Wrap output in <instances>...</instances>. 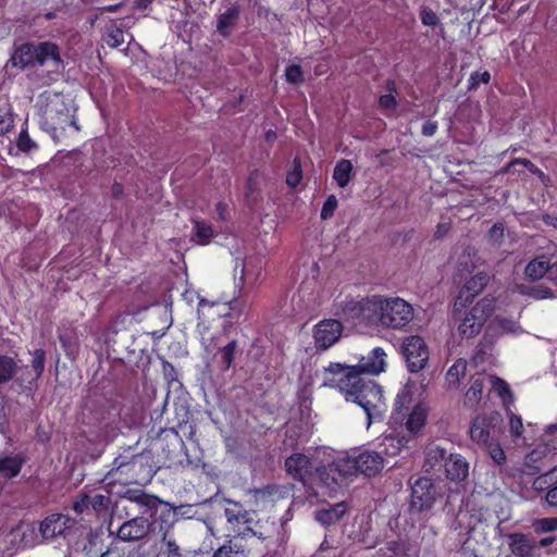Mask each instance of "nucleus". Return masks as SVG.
<instances>
[{
    "instance_id": "41",
    "label": "nucleus",
    "mask_w": 557,
    "mask_h": 557,
    "mask_svg": "<svg viewBox=\"0 0 557 557\" xmlns=\"http://www.w3.org/2000/svg\"><path fill=\"white\" fill-rule=\"evenodd\" d=\"M302 178V170L299 159L295 158L293 161V168L286 175V183L290 187H296Z\"/></svg>"
},
{
    "instance_id": "42",
    "label": "nucleus",
    "mask_w": 557,
    "mask_h": 557,
    "mask_svg": "<svg viewBox=\"0 0 557 557\" xmlns=\"http://www.w3.org/2000/svg\"><path fill=\"white\" fill-rule=\"evenodd\" d=\"M525 295L532 297L536 300L553 298L554 294L553 290L544 285H536L533 287H530L527 292H524Z\"/></svg>"
},
{
    "instance_id": "33",
    "label": "nucleus",
    "mask_w": 557,
    "mask_h": 557,
    "mask_svg": "<svg viewBox=\"0 0 557 557\" xmlns=\"http://www.w3.org/2000/svg\"><path fill=\"white\" fill-rule=\"evenodd\" d=\"M467 370V361L458 359L447 371L446 381L449 386H456L461 376H465Z\"/></svg>"
},
{
    "instance_id": "47",
    "label": "nucleus",
    "mask_w": 557,
    "mask_h": 557,
    "mask_svg": "<svg viewBox=\"0 0 557 557\" xmlns=\"http://www.w3.org/2000/svg\"><path fill=\"white\" fill-rule=\"evenodd\" d=\"M162 543L163 545L165 546L166 548V553L170 555V556H173V557H181V549H180V546L177 545L175 539L173 536L170 535V533L166 531L164 532L163 534V537H162Z\"/></svg>"
},
{
    "instance_id": "26",
    "label": "nucleus",
    "mask_w": 557,
    "mask_h": 557,
    "mask_svg": "<svg viewBox=\"0 0 557 557\" xmlns=\"http://www.w3.org/2000/svg\"><path fill=\"white\" fill-rule=\"evenodd\" d=\"M354 175V166L350 160H339L333 171V178L341 188H345Z\"/></svg>"
},
{
    "instance_id": "11",
    "label": "nucleus",
    "mask_w": 557,
    "mask_h": 557,
    "mask_svg": "<svg viewBox=\"0 0 557 557\" xmlns=\"http://www.w3.org/2000/svg\"><path fill=\"white\" fill-rule=\"evenodd\" d=\"M75 524V520L61 513H53L47 517L39 528L41 536L46 540H52L65 534Z\"/></svg>"
},
{
    "instance_id": "28",
    "label": "nucleus",
    "mask_w": 557,
    "mask_h": 557,
    "mask_svg": "<svg viewBox=\"0 0 557 557\" xmlns=\"http://www.w3.org/2000/svg\"><path fill=\"white\" fill-rule=\"evenodd\" d=\"M550 270V264L544 257L531 260L524 270L527 277L532 281L541 280Z\"/></svg>"
},
{
    "instance_id": "35",
    "label": "nucleus",
    "mask_w": 557,
    "mask_h": 557,
    "mask_svg": "<svg viewBox=\"0 0 557 557\" xmlns=\"http://www.w3.org/2000/svg\"><path fill=\"white\" fill-rule=\"evenodd\" d=\"M557 484V469H553L540 476L533 482V487L536 491H549L550 487Z\"/></svg>"
},
{
    "instance_id": "54",
    "label": "nucleus",
    "mask_w": 557,
    "mask_h": 557,
    "mask_svg": "<svg viewBox=\"0 0 557 557\" xmlns=\"http://www.w3.org/2000/svg\"><path fill=\"white\" fill-rule=\"evenodd\" d=\"M89 508H91L90 505V496L88 495H82L76 502L73 504V509L77 513H83L87 511Z\"/></svg>"
},
{
    "instance_id": "51",
    "label": "nucleus",
    "mask_w": 557,
    "mask_h": 557,
    "mask_svg": "<svg viewBox=\"0 0 557 557\" xmlns=\"http://www.w3.org/2000/svg\"><path fill=\"white\" fill-rule=\"evenodd\" d=\"M509 432L513 438L521 437L523 433V424L520 417L511 414L509 420Z\"/></svg>"
},
{
    "instance_id": "4",
    "label": "nucleus",
    "mask_w": 557,
    "mask_h": 557,
    "mask_svg": "<svg viewBox=\"0 0 557 557\" xmlns=\"http://www.w3.org/2000/svg\"><path fill=\"white\" fill-rule=\"evenodd\" d=\"M471 441L483 447L498 440L502 433V418L497 412L476 416L470 425Z\"/></svg>"
},
{
    "instance_id": "8",
    "label": "nucleus",
    "mask_w": 557,
    "mask_h": 557,
    "mask_svg": "<svg viewBox=\"0 0 557 557\" xmlns=\"http://www.w3.org/2000/svg\"><path fill=\"white\" fill-rule=\"evenodd\" d=\"M437 491L431 479L419 478L411 486V507L418 511L432 508Z\"/></svg>"
},
{
    "instance_id": "59",
    "label": "nucleus",
    "mask_w": 557,
    "mask_h": 557,
    "mask_svg": "<svg viewBox=\"0 0 557 557\" xmlns=\"http://www.w3.org/2000/svg\"><path fill=\"white\" fill-rule=\"evenodd\" d=\"M536 525L541 531H553L557 528V519H541L536 522Z\"/></svg>"
},
{
    "instance_id": "53",
    "label": "nucleus",
    "mask_w": 557,
    "mask_h": 557,
    "mask_svg": "<svg viewBox=\"0 0 557 557\" xmlns=\"http://www.w3.org/2000/svg\"><path fill=\"white\" fill-rule=\"evenodd\" d=\"M244 528H238L236 529L235 534L240 537L243 541H245L248 536H257L259 539H264L262 536V533H258L255 529H253V524H250V525H243Z\"/></svg>"
},
{
    "instance_id": "61",
    "label": "nucleus",
    "mask_w": 557,
    "mask_h": 557,
    "mask_svg": "<svg viewBox=\"0 0 557 557\" xmlns=\"http://www.w3.org/2000/svg\"><path fill=\"white\" fill-rule=\"evenodd\" d=\"M545 500L549 506L556 507L557 506V484L549 488V491L546 492Z\"/></svg>"
},
{
    "instance_id": "24",
    "label": "nucleus",
    "mask_w": 557,
    "mask_h": 557,
    "mask_svg": "<svg viewBox=\"0 0 557 557\" xmlns=\"http://www.w3.org/2000/svg\"><path fill=\"white\" fill-rule=\"evenodd\" d=\"M334 471L343 476H355L359 474L356 456L338 458L330 465L327 471Z\"/></svg>"
},
{
    "instance_id": "39",
    "label": "nucleus",
    "mask_w": 557,
    "mask_h": 557,
    "mask_svg": "<svg viewBox=\"0 0 557 557\" xmlns=\"http://www.w3.org/2000/svg\"><path fill=\"white\" fill-rule=\"evenodd\" d=\"M236 348H237V342L232 341L220 350L221 363H222L224 370H227L231 367V364L234 360V354H235Z\"/></svg>"
},
{
    "instance_id": "5",
    "label": "nucleus",
    "mask_w": 557,
    "mask_h": 557,
    "mask_svg": "<svg viewBox=\"0 0 557 557\" xmlns=\"http://www.w3.org/2000/svg\"><path fill=\"white\" fill-rule=\"evenodd\" d=\"M285 468L289 475L300 482H306L308 479L314 476L330 486L329 482L330 474L327 473V467H315L308 456L304 454H294L285 460Z\"/></svg>"
},
{
    "instance_id": "6",
    "label": "nucleus",
    "mask_w": 557,
    "mask_h": 557,
    "mask_svg": "<svg viewBox=\"0 0 557 557\" xmlns=\"http://www.w3.org/2000/svg\"><path fill=\"white\" fill-rule=\"evenodd\" d=\"M403 355L408 370L419 372L426 366L430 354L424 339L418 335H412L404 341Z\"/></svg>"
},
{
    "instance_id": "56",
    "label": "nucleus",
    "mask_w": 557,
    "mask_h": 557,
    "mask_svg": "<svg viewBox=\"0 0 557 557\" xmlns=\"http://www.w3.org/2000/svg\"><path fill=\"white\" fill-rule=\"evenodd\" d=\"M17 147L20 150L27 152L35 147V143L29 138L26 132H21L17 139Z\"/></svg>"
},
{
    "instance_id": "45",
    "label": "nucleus",
    "mask_w": 557,
    "mask_h": 557,
    "mask_svg": "<svg viewBox=\"0 0 557 557\" xmlns=\"http://www.w3.org/2000/svg\"><path fill=\"white\" fill-rule=\"evenodd\" d=\"M193 507L190 505H181L177 507H173L172 509H168L162 512L163 519H170L175 517H191Z\"/></svg>"
},
{
    "instance_id": "9",
    "label": "nucleus",
    "mask_w": 557,
    "mask_h": 557,
    "mask_svg": "<svg viewBox=\"0 0 557 557\" xmlns=\"http://www.w3.org/2000/svg\"><path fill=\"white\" fill-rule=\"evenodd\" d=\"M343 326L339 321L323 320L314 327V344L318 348L325 350L341 338Z\"/></svg>"
},
{
    "instance_id": "27",
    "label": "nucleus",
    "mask_w": 557,
    "mask_h": 557,
    "mask_svg": "<svg viewBox=\"0 0 557 557\" xmlns=\"http://www.w3.org/2000/svg\"><path fill=\"white\" fill-rule=\"evenodd\" d=\"M412 404V392L408 386H404L397 394L395 401L394 419L397 421L406 417Z\"/></svg>"
},
{
    "instance_id": "57",
    "label": "nucleus",
    "mask_w": 557,
    "mask_h": 557,
    "mask_svg": "<svg viewBox=\"0 0 557 557\" xmlns=\"http://www.w3.org/2000/svg\"><path fill=\"white\" fill-rule=\"evenodd\" d=\"M421 21L426 26H434L438 23V17L431 9H423L421 11Z\"/></svg>"
},
{
    "instance_id": "17",
    "label": "nucleus",
    "mask_w": 557,
    "mask_h": 557,
    "mask_svg": "<svg viewBox=\"0 0 557 557\" xmlns=\"http://www.w3.org/2000/svg\"><path fill=\"white\" fill-rule=\"evenodd\" d=\"M231 503L234 505V507L225 508L224 515L226 521L232 525L233 531L242 528V525H250L257 522L255 519V511H248L244 509L238 503Z\"/></svg>"
},
{
    "instance_id": "52",
    "label": "nucleus",
    "mask_w": 557,
    "mask_h": 557,
    "mask_svg": "<svg viewBox=\"0 0 557 557\" xmlns=\"http://www.w3.org/2000/svg\"><path fill=\"white\" fill-rule=\"evenodd\" d=\"M488 379L492 382L494 389L498 393L500 397L505 398L506 396H511L509 386L505 381H503L499 377L493 376H490Z\"/></svg>"
},
{
    "instance_id": "40",
    "label": "nucleus",
    "mask_w": 557,
    "mask_h": 557,
    "mask_svg": "<svg viewBox=\"0 0 557 557\" xmlns=\"http://www.w3.org/2000/svg\"><path fill=\"white\" fill-rule=\"evenodd\" d=\"M137 461H138L137 456H133L131 459H127L122 456L115 458L113 461V468L107 474L106 480H109L110 476H112L114 471H123L124 469H128L129 467H135Z\"/></svg>"
},
{
    "instance_id": "58",
    "label": "nucleus",
    "mask_w": 557,
    "mask_h": 557,
    "mask_svg": "<svg viewBox=\"0 0 557 557\" xmlns=\"http://www.w3.org/2000/svg\"><path fill=\"white\" fill-rule=\"evenodd\" d=\"M491 79L488 72H474L471 75V88L476 87L480 83L487 84Z\"/></svg>"
},
{
    "instance_id": "21",
    "label": "nucleus",
    "mask_w": 557,
    "mask_h": 557,
    "mask_svg": "<svg viewBox=\"0 0 557 557\" xmlns=\"http://www.w3.org/2000/svg\"><path fill=\"white\" fill-rule=\"evenodd\" d=\"M347 505L344 502L318 509L314 512L315 520L322 525H331L338 522L346 513Z\"/></svg>"
},
{
    "instance_id": "22",
    "label": "nucleus",
    "mask_w": 557,
    "mask_h": 557,
    "mask_svg": "<svg viewBox=\"0 0 557 557\" xmlns=\"http://www.w3.org/2000/svg\"><path fill=\"white\" fill-rule=\"evenodd\" d=\"M240 9L238 5H231L218 16L216 30L223 36L231 35L239 17Z\"/></svg>"
},
{
    "instance_id": "7",
    "label": "nucleus",
    "mask_w": 557,
    "mask_h": 557,
    "mask_svg": "<svg viewBox=\"0 0 557 557\" xmlns=\"http://www.w3.org/2000/svg\"><path fill=\"white\" fill-rule=\"evenodd\" d=\"M152 523L147 517L134 516L125 520L116 530V537L122 542H139L150 533Z\"/></svg>"
},
{
    "instance_id": "32",
    "label": "nucleus",
    "mask_w": 557,
    "mask_h": 557,
    "mask_svg": "<svg viewBox=\"0 0 557 557\" xmlns=\"http://www.w3.org/2000/svg\"><path fill=\"white\" fill-rule=\"evenodd\" d=\"M483 386H484V383H483V380H481V379H475L472 382L470 388L467 391V393L465 395V405L466 406L472 408L476 404H479V401L482 398Z\"/></svg>"
},
{
    "instance_id": "43",
    "label": "nucleus",
    "mask_w": 557,
    "mask_h": 557,
    "mask_svg": "<svg viewBox=\"0 0 557 557\" xmlns=\"http://www.w3.org/2000/svg\"><path fill=\"white\" fill-rule=\"evenodd\" d=\"M286 81L290 84L299 85L304 82V72L300 65L292 64L285 71Z\"/></svg>"
},
{
    "instance_id": "25",
    "label": "nucleus",
    "mask_w": 557,
    "mask_h": 557,
    "mask_svg": "<svg viewBox=\"0 0 557 557\" xmlns=\"http://www.w3.org/2000/svg\"><path fill=\"white\" fill-rule=\"evenodd\" d=\"M490 329L499 335H504V334L517 335V334H521L523 332V330L518 321L510 319V318H504V317H496L492 321Z\"/></svg>"
},
{
    "instance_id": "19",
    "label": "nucleus",
    "mask_w": 557,
    "mask_h": 557,
    "mask_svg": "<svg viewBox=\"0 0 557 557\" xmlns=\"http://www.w3.org/2000/svg\"><path fill=\"white\" fill-rule=\"evenodd\" d=\"M35 57L36 65L41 66L49 61H51L57 66L62 64L59 47L50 41H44L37 45L35 44Z\"/></svg>"
},
{
    "instance_id": "15",
    "label": "nucleus",
    "mask_w": 557,
    "mask_h": 557,
    "mask_svg": "<svg viewBox=\"0 0 557 557\" xmlns=\"http://www.w3.org/2000/svg\"><path fill=\"white\" fill-rule=\"evenodd\" d=\"M9 63L16 69L24 70L36 65L35 44L24 42L15 46Z\"/></svg>"
},
{
    "instance_id": "20",
    "label": "nucleus",
    "mask_w": 557,
    "mask_h": 557,
    "mask_svg": "<svg viewBox=\"0 0 557 557\" xmlns=\"http://www.w3.org/2000/svg\"><path fill=\"white\" fill-rule=\"evenodd\" d=\"M446 476L451 481H462L468 476L469 466L460 455L450 454L444 463Z\"/></svg>"
},
{
    "instance_id": "64",
    "label": "nucleus",
    "mask_w": 557,
    "mask_h": 557,
    "mask_svg": "<svg viewBox=\"0 0 557 557\" xmlns=\"http://www.w3.org/2000/svg\"><path fill=\"white\" fill-rule=\"evenodd\" d=\"M545 224L557 228V215L546 214L543 216Z\"/></svg>"
},
{
    "instance_id": "36",
    "label": "nucleus",
    "mask_w": 557,
    "mask_h": 557,
    "mask_svg": "<svg viewBox=\"0 0 557 557\" xmlns=\"http://www.w3.org/2000/svg\"><path fill=\"white\" fill-rule=\"evenodd\" d=\"M104 41L109 47H120L125 41V34L115 24H111L107 27Z\"/></svg>"
},
{
    "instance_id": "13",
    "label": "nucleus",
    "mask_w": 557,
    "mask_h": 557,
    "mask_svg": "<svg viewBox=\"0 0 557 557\" xmlns=\"http://www.w3.org/2000/svg\"><path fill=\"white\" fill-rule=\"evenodd\" d=\"M458 518L460 522H465L466 519L468 520V541L474 540L479 542L480 537L485 539L490 524L482 511H476L471 515L460 513Z\"/></svg>"
},
{
    "instance_id": "48",
    "label": "nucleus",
    "mask_w": 557,
    "mask_h": 557,
    "mask_svg": "<svg viewBox=\"0 0 557 557\" xmlns=\"http://www.w3.org/2000/svg\"><path fill=\"white\" fill-rule=\"evenodd\" d=\"M504 231H505V228L502 223L494 224L488 231V234H487L488 240L494 246H499L504 238Z\"/></svg>"
},
{
    "instance_id": "14",
    "label": "nucleus",
    "mask_w": 557,
    "mask_h": 557,
    "mask_svg": "<svg viewBox=\"0 0 557 557\" xmlns=\"http://www.w3.org/2000/svg\"><path fill=\"white\" fill-rule=\"evenodd\" d=\"M356 458L359 473L369 478L376 475L384 467V458L376 451L366 450Z\"/></svg>"
},
{
    "instance_id": "37",
    "label": "nucleus",
    "mask_w": 557,
    "mask_h": 557,
    "mask_svg": "<svg viewBox=\"0 0 557 557\" xmlns=\"http://www.w3.org/2000/svg\"><path fill=\"white\" fill-rule=\"evenodd\" d=\"M90 505L91 509L97 515L106 513L110 509L112 510V507L114 506L112 499L109 496L102 494H96L94 496H90Z\"/></svg>"
},
{
    "instance_id": "23",
    "label": "nucleus",
    "mask_w": 557,
    "mask_h": 557,
    "mask_svg": "<svg viewBox=\"0 0 557 557\" xmlns=\"http://www.w3.org/2000/svg\"><path fill=\"white\" fill-rule=\"evenodd\" d=\"M406 416H408L405 423L406 429L412 435L418 434L425 424L426 409L421 405H416Z\"/></svg>"
},
{
    "instance_id": "46",
    "label": "nucleus",
    "mask_w": 557,
    "mask_h": 557,
    "mask_svg": "<svg viewBox=\"0 0 557 557\" xmlns=\"http://www.w3.org/2000/svg\"><path fill=\"white\" fill-rule=\"evenodd\" d=\"M213 231L212 227L202 222L195 223V236L198 239L199 244H206L212 236Z\"/></svg>"
},
{
    "instance_id": "30",
    "label": "nucleus",
    "mask_w": 557,
    "mask_h": 557,
    "mask_svg": "<svg viewBox=\"0 0 557 557\" xmlns=\"http://www.w3.org/2000/svg\"><path fill=\"white\" fill-rule=\"evenodd\" d=\"M45 369V351L42 349H36L33 354L32 360V372L28 373L27 377L24 381H27L29 384L36 382L42 374Z\"/></svg>"
},
{
    "instance_id": "1",
    "label": "nucleus",
    "mask_w": 557,
    "mask_h": 557,
    "mask_svg": "<svg viewBox=\"0 0 557 557\" xmlns=\"http://www.w3.org/2000/svg\"><path fill=\"white\" fill-rule=\"evenodd\" d=\"M385 356L384 350L376 347L362 357L357 366L330 363L325 368V372L332 377L325 379L322 386L337 388L347 401L358 404L367 414L368 426L383 418L386 404L382 387L374 381L364 380L361 374H379L384 371Z\"/></svg>"
},
{
    "instance_id": "63",
    "label": "nucleus",
    "mask_w": 557,
    "mask_h": 557,
    "mask_svg": "<svg viewBox=\"0 0 557 557\" xmlns=\"http://www.w3.org/2000/svg\"><path fill=\"white\" fill-rule=\"evenodd\" d=\"M234 554L228 548L227 543L223 544L221 547H219L214 553L213 557H232Z\"/></svg>"
},
{
    "instance_id": "31",
    "label": "nucleus",
    "mask_w": 557,
    "mask_h": 557,
    "mask_svg": "<svg viewBox=\"0 0 557 557\" xmlns=\"http://www.w3.org/2000/svg\"><path fill=\"white\" fill-rule=\"evenodd\" d=\"M18 369L13 358L0 355V384H4L14 377Z\"/></svg>"
},
{
    "instance_id": "60",
    "label": "nucleus",
    "mask_w": 557,
    "mask_h": 557,
    "mask_svg": "<svg viewBox=\"0 0 557 557\" xmlns=\"http://www.w3.org/2000/svg\"><path fill=\"white\" fill-rule=\"evenodd\" d=\"M396 104V99L392 94H386L380 97V106L384 109H395Z\"/></svg>"
},
{
    "instance_id": "3",
    "label": "nucleus",
    "mask_w": 557,
    "mask_h": 557,
    "mask_svg": "<svg viewBox=\"0 0 557 557\" xmlns=\"http://www.w3.org/2000/svg\"><path fill=\"white\" fill-rule=\"evenodd\" d=\"M495 309V299L484 297L476 302L469 311L461 314L458 306H455L454 315L460 320L458 332L461 336L471 338L478 335L487 318L492 315Z\"/></svg>"
},
{
    "instance_id": "44",
    "label": "nucleus",
    "mask_w": 557,
    "mask_h": 557,
    "mask_svg": "<svg viewBox=\"0 0 557 557\" xmlns=\"http://www.w3.org/2000/svg\"><path fill=\"white\" fill-rule=\"evenodd\" d=\"M226 543L234 555H246L249 552L245 541H243L236 534L228 536Z\"/></svg>"
},
{
    "instance_id": "34",
    "label": "nucleus",
    "mask_w": 557,
    "mask_h": 557,
    "mask_svg": "<svg viewBox=\"0 0 557 557\" xmlns=\"http://www.w3.org/2000/svg\"><path fill=\"white\" fill-rule=\"evenodd\" d=\"M13 126V117L10 103L5 98H0V134H4Z\"/></svg>"
},
{
    "instance_id": "10",
    "label": "nucleus",
    "mask_w": 557,
    "mask_h": 557,
    "mask_svg": "<svg viewBox=\"0 0 557 557\" xmlns=\"http://www.w3.org/2000/svg\"><path fill=\"white\" fill-rule=\"evenodd\" d=\"M125 500L129 503V505H134L138 508L136 510V516H149L152 517L157 511L160 505H169V503L162 502L154 495L147 494L143 491H132L128 490L125 492Z\"/></svg>"
},
{
    "instance_id": "55",
    "label": "nucleus",
    "mask_w": 557,
    "mask_h": 557,
    "mask_svg": "<svg viewBox=\"0 0 557 557\" xmlns=\"http://www.w3.org/2000/svg\"><path fill=\"white\" fill-rule=\"evenodd\" d=\"M162 370H163L164 379L169 383L177 382V372L172 363H170L168 361H163Z\"/></svg>"
},
{
    "instance_id": "50",
    "label": "nucleus",
    "mask_w": 557,
    "mask_h": 557,
    "mask_svg": "<svg viewBox=\"0 0 557 557\" xmlns=\"http://www.w3.org/2000/svg\"><path fill=\"white\" fill-rule=\"evenodd\" d=\"M337 208V199L334 195L327 197L321 209V219L327 220L333 216L335 209Z\"/></svg>"
},
{
    "instance_id": "18",
    "label": "nucleus",
    "mask_w": 557,
    "mask_h": 557,
    "mask_svg": "<svg viewBox=\"0 0 557 557\" xmlns=\"http://www.w3.org/2000/svg\"><path fill=\"white\" fill-rule=\"evenodd\" d=\"M490 276L484 272H479L472 276L461 289L455 306H463L462 301L467 302L475 297L488 283Z\"/></svg>"
},
{
    "instance_id": "16",
    "label": "nucleus",
    "mask_w": 557,
    "mask_h": 557,
    "mask_svg": "<svg viewBox=\"0 0 557 557\" xmlns=\"http://www.w3.org/2000/svg\"><path fill=\"white\" fill-rule=\"evenodd\" d=\"M26 462L23 454L8 455L0 458V483L16 478Z\"/></svg>"
},
{
    "instance_id": "29",
    "label": "nucleus",
    "mask_w": 557,
    "mask_h": 557,
    "mask_svg": "<svg viewBox=\"0 0 557 557\" xmlns=\"http://www.w3.org/2000/svg\"><path fill=\"white\" fill-rule=\"evenodd\" d=\"M137 512L134 508V505H129L128 502L125 500V494L121 497L119 502L114 504L111 511V521L114 519L123 520L129 519L132 516H136ZM112 522H110V525Z\"/></svg>"
},
{
    "instance_id": "2",
    "label": "nucleus",
    "mask_w": 557,
    "mask_h": 557,
    "mask_svg": "<svg viewBox=\"0 0 557 557\" xmlns=\"http://www.w3.org/2000/svg\"><path fill=\"white\" fill-rule=\"evenodd\" d=\"M345 313L352 319L388 329H403L413 319L412 306L399 297L373 296L350 301L345 307Z\"/></svg>"
},
{
    "instance_id": "62",
    "label": "nucleus",
    "mask_w": 557,
    "mask_h": 557,
    "mask_svg": "<svg viewBox=\"0 0 557 557\" xmlns=\"http://www.w3.org/2000/svg\"><path fill=\"white\" fill-rule=\"evenodd\" d=\"M437 125L435 122L426 121L422 126V134L424 136H433L436 132Z\"/></svg>"
},
{
    "instance_id": "12",
    "label": "nucleus",
    "mask_w": 557,
    "mask_h": 557,
    "mask_svg": "<svg viewBox=\"0 0 557 557\" xmlns=\"http://www.w3.org/2000/svg\"><path fill=\"white\" fill-rule=\"evenodd\" d=\"M508 547L516 557H534L537 542L529 534L511 533L506 535Z\"/></svg>"
},
{
    "instance_id": "49",
    "label": "nucleus",
    "mask_w": 557,
    "mask_h": 557,
    "mask_svg": "<svg viewBox=\"0 0 557 557\" xmlns=\"http://www.w3.org/2000/svg\"><path fill=\"white\" fill-rule=\"evenodd\" d=\"M428 460L431 462L432 466H435L436 463L441 462L445 463V460H447L446 450L437 446L429 448Z\"/></svg>"
},
{
    "instance_id": "38",
    "label": "nucleus",
    "mask_w": 557,
    "mask_h": 557,
    "mask_svg": "<svg viewBox=\"0 0 557 557\" xmlns=\"http://www.w3.org/2000/svg\"><path fill=\"white\" fill-rule=\"evenodd\" d=\"M483 448L487 451L488 456L496 465H505L506 454L499 445L498 440L491 442L490 444L483 446Z\"/></svg>"
}]
</instances>
